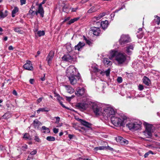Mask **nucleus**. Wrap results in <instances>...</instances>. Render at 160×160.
I'll return each instance as SVG.
<instances>
[{"label":"nucleus","mask_w":160,"mask_h":160,"mask_svg":"<svg viewBox=\"0 0 160 160\" xmlns=\"http://www.w3.org/2000/svg\"><path fill=\"white\" fill-rule=\"evenodd\" d=\"M143 82L147 85L148 86L150 83V80L146 77H144L143 78Z\"/></svg>","instance_id":"obj_24"},{"label":"nucleus","mask_w":160,"mask_h":160,"mask_svg":"<svg viewBox=\"0 0 160 160\" xmlns=\"http://www.w3.org/2000/svg\"><path fill=\"white\" fill-rule=\"evenodd\" d=\"M81 125L85 126L87 128H90L92 124L85 120L81 119Z\"/></svg>","instance_id":"obj_16"},{"label":"nucleus","mask_w":160,"mask_h":160,"mask_svg":"<svg viewBox=\"0 0 160 160\" xmlns=\"http://www.w3.org/2000/svg\"><path fill=\"white\" fill-rule=\"evenodd\" d=\"M11 117V115L9 112H8L2 116V118L4 119H7Z\"/></svg>","instance_id":"obj_29"},{"label":"nucleus","mask_w":160,"mask_h":160,"mask_svg":"<svg viewBox=\"0 0 160 160\" xmlns=\"http://www.w3.org/2000/svg\"><path fill=\"white\" fill-rule=\"evenodd\" d=\"M91 30L94 35L98 36L100 33V30L99 28L92 27L91 28Z\"/></svg>","instance_id":"obj_15"},{"label":"nucleus","mask_w":160,"mask_h":160,"mask_svg":"<svg viewBox=\"0 0 160 160\" xmlns=\"http://www.w3.org/2000/svg\"><path fill=\"white\" fill-rule=\"evenodd\" d=\"M34 140L38 142H40V140L39 138L37 136H35V137Z\"/></svg>","instance_id":"obj_50"},{"label":"nucleus","mask_w":160,"mask_h":160,"mask_svg":"<svg viewBox=\"0 0 160 160\" xmlns=\"http://www.w3.org/2000/svg\"><path fill=\"white\" fill-rule=\"evenodd\" d=\"M37 152V151L36 149L34 150L33 151H32L30 153V154L32 155H33L36 154Z\"/></svg>","instance_id":"obj_46"},{"label":"nucleus","mask_w":160,"mask_h":160,"mask_svg":"<svg viewBox=\"0 0 160 160\" xmlns=\"http://www.w3.org/2000/svg\"><path fill=\"white\" fill-rule=\"evenodd\" d=\"M154 21L158 25H159L160 22V17L157 16H155Z\"/></svg>","instance_id":"obj_32"},{"label":"nucleus","mask_w":160,"mask_h":160,"mask_svg":"<svg viewBox=\"0 0 160 160\" xmlns=\"http://www.w3.org/2000/svg\"><path fill=\"white\" fill-rule=\"evenodd\" d=\"M37 34L39 37H41L44 35L45 32L43 31H39L37 32Z\"/></svg>","instance_id":"obj_36"},{"label":"nucleus","mask_w":160,"mask_h":160,"mask_svg":"<svg viewBox=\"0 0 160 160\" xmlns=\"http://www.w3.org/2000/svg\"><path fill=\"white\" fill-rule=\"evenodd\" d=\"M73 136V135L70 134L68 135V137L69 138V139H71L72 138Z\"/></svg>","instance_id":"obj_64"},{"label":"nucleus","mask_w":160,"mask_h":160,"mask_svg":"<svg viewBox=\"0 0 160 160\" xmlns=\"http://www.w3.org/2000/svg\"><path fill=\"white\" fill-rule=\"evenodd\" d=\"M92 104L87 100L85 89L83 88L81 89V111L87 109L90 106H92Z\"/></svg>","instance_id":"obj_1"},{"label":"nucleus","mask_w":160,"mask_h":160,"mask_svg":"<svg viewBox=\"0 0 160 160\" xmlns=\"http://www.w3.org/2000/svg\"><path fill=\"white\" fill-rule=\"evenodd\" d=\"M105 15V12H102L101 14H100L99 15L100 17V18H101L102 17L104 16Z\"/></svg>","instance_id":"obj_55"},{"label":"nucleus","mask_w":160,"mask_h":160,"mask_svg":"<svg viewBox=\"0 0 160 160\" xmlns=\"http://www.w3.org/2000/svg\"><path fill=\"white\" fill-rule=\"evenodd\" d=\"M66 98H67V100L68 101H70L71 99L72 98H73V96H72L71 97H66Z\"/></svg>","instance_id":"obj_57"},{"label":"nucleus","mask_w":160,"mask_h":160,"mask_svg":"<svg viewBox=\"0 0 160 160\" xmlns=\"http://www.w3.org/2000/svg\"><path fill=\"white\" fill-rule=\"evenodd\" d=\"M8 49L10 50H13V48L12 46H10L8 47Z\"/></svg>","instance_id":"obj_62"},{"label":"nucleus","mask_w":160,"mask_h":160,"mask_svg":"<svg viewBox=\"0 0 160 160\" xmlns=\"http://www.w3.org/2000/svg\"><path fill=\"white\" fill-rule=\"evenodd\" d=\"M53 132L54 133L56 134L58 132V129L54 128L53 129Z\"/></svg>","instance_id":"obj_51"},{"label":"nucleus","mask_w":160,"mask_h":160,"mask_svg":"<svg viewBox=\"0 0 160 160\" xmlns=\"http://www.w3.org/2000/svg\"><path fill=\"white\" fill-rule=\"evenodd\" d=\"M76 96L79 97L80 96V89H77L75 93Z\"/></svg>","instance_id":"obj_42"},{"label":"nucleus","mask_w":160,"mask_h":160,"mask_svg":"<svg viewBox=\"0 0 160 160\" xmlns=\"http://www.w3.org/2000/svg\"><path fill=\"white\" fill-rule=\"evenodd\" d=\"M110 71V69H108L105 72H103V71H101L100 72V73L101 74H102V75H104V74H105L107 77H108L109 76Z\"/></svg>","instance_id":"obj_28"},{"label":"nucleus","mask_w":160,"mask_h":160,"mask_svg":"<svg viewBox=\"0 0 160 160\" xmlns=\"http://www.w3.org/2000/svg\"><path fill=\"white\" fill-rule=\"evenodd\" d=\"M24 69L28 70H32L33 67L31 62L30 61H27V62L23 66Z\"/></svg>","instance_id":"obj_12"},{"label":"nucleus","mask_w":160,"mask_h":160,"mask_svg":"<svg viewBox=\"0 0 160 160\" xmlns=\"http://www.w3.org/2000/svg\"><path fill=\"white\" fill-rule=\"evenodd\" d=\"M46 1V0H43L42 2H41L40 4H39V5H41V6H42V5L44 4L45 3Z\"/></svg>","instance_id":"obj_58"},{"label":"nucleus","mask_w":160,"mask_h":160,"mask_svg":"<svg viewBox=\"0 0 160 160\" xmlns=\"http://www.w3.org/2000/svg\"><path fill=\"white\" fill-rule=\"evenodd\" d=\"M92 68H93L94 71L95 72H98L100 71V70L97 68V65H94L92 66Z\"/></svg>","instance_id":"obj_37"},{"label":"nucleus","mask_w":160,"mask_h":160,"mask_svg":"<svg viewBox=\"0 0 160 160\" xmlns=\"http://www.w3.org/2000/svg\"><path fill=\"white\" fill-rule=\"evenodd\" d=\"M55 118L56 119V121L55 123L56 124H58L60 121V118L59 117H55Z\"/></svg>","instance_id":"obj_44"},{"label":"nucleus","mask_w":160,"mask_h":160,"mask_svg":"<svg viewBox=\"0 0 160 160\" xmlns=\"http://www.w3.org/2000/svg\"><path fill=\"white\" fill-rule=\"evenodd\" d=\"M75 50H78L79 51L80 50V42H79L78 44L75 46Z\"/></svg>","instance_id":"obj_40"},{"label":"nucleus","mask_w":160,"mask_h":160,"mask_svg":"<svg viewBox=\"0 0 160 160\" xmlns=\"http://www.w3.org/2000/svg\"><path fill=\"white\" fill-rule=\"evenodd\" d=\"M28 148V146L26 145H25L22 147V149H26Z\"/></svg>","instance_id":"obj_59"},{"label":"nucleus","mask_w":160,"mask_h":160,"mask_svg":"<svg viewBox=\"0 0 160 160\" xmlns=\"http://www.w3.org/2000/svg\"><path fill=\"white\" fill-rule=\"evenodd\" d=\"M141 123L139 122H130L126 124V126L128 127L130 130H136L138 129L141 127Z\"/></svg>","instance_id":"obj_7"},{"label":"nucleus","mask_w":160,"mask_h":160,"mask_svg":"<svg viewBox=\"0 0 160 160\" xmlns=\"http://www.w3.org/2000/svg\"><path fill=\"white\" fill-rule=\"evenodd\" d=\"M78 19L79 18H77L71 19L67 22V24L70 25L74 22L75 21H77Z\"/></svg>","instance_id":"obj_31"},{"label":"nucleus","mask_w":160,"mask_h":160,"mask_svg":"<svg viewBox=\"0 0 160 160\" xmlns=\"http://www.w3.org/2000/svg\"><path fill=\"white\" fill-rule=\"evenodd\" d=\"M59 102L60 104V105L62 106V107H63L64 108H67L68 109H69V108H68L65 107L64 105L62 103V102H61L60 101H59Z\"/></svg>","instance_id":"obj_49"},{"label":"nucleus","mask_w":160,"mask_h":160,"mask_svg":"<svg viewBox=\"0 0 160 160\" xmlns=\"http://www.w3.org/2000/svg\"><path fill=\"white\" fill-rule=\"evenodd\" d=\"M29 14L31 15L32 16H33L35 14L37 15H38L36 11L35 12L31 9H30L29 11Z\"/></svg>","instance_id":"obj_35"},{"label":"nucleus","mask_w":160,"mask_h":160,"mask_svg":"<svg viewBox=\"0 0 160 160\" xmlns=\"http://www.w3.org/2000/svg\"><path fill=\"white\" fill-rule=\"evenodd\" d=\"M68 77L70 83L72 84L73 85L76 83L77 80L76 78H75V76H72Z\"/></svg>","instance_id":"obj_19"},{"label":"nucleus","mask_w":160,"mask_h":160,"mask_svg":"<svg viewBox=\"0 0 160 160\" xmlns=\"http://www.w3.org/2000/svg\"><path fill=\"white\" fill-rule=\"evenodd\" d=\"M126 53L129 55H131L132 53V51L133 49L134 46L132 44H130L127 46L126 48Z\"/></svg>","instance_id":"obj_13"},{"label":"nucleus","mask_w":160,"mask_h":160,"mask_svg":"<svg viewBox=\"0 0 160 160\" xmlns=\"http://www.w3.org/2000/svg\"><path fill=\"white\" fill-rule=\"evenodd\" d=\"M18 8L17 7H14L12 12V17H14L15 16L16 13L17 12H18Z\"/></svg>","instance_id":"obj_25"},{"label":"nucleus","mask_w":160,"mask_h":160,"mask_svg":"<svg viewBox=\"0 0 160 160\" xmlns=\"http://www.w3.org/2000/svg\"><path fill=\"white\" fill-rule=\"evenodd\" d=\"M42 131H43L42 132L44 133H48L50 132V130L49 128L46 127L45 126H43L42 128Z\"/></svg>","instance_id":"obj_27"},{"label":"nucleus","mask_w":160,"mask_h":160,"mask_svg":"<svg viewBox=\"0 0 160 160\" xmlns=\"http://www.w3.org/2000/svg\"><path fill=\"white\" fill-rule=\"evenodd\" d=\"M146 129L144 132V135L148 138H149L152 136V126L146 122L143 123Z\"/></svg>","instance_id":"obj_6"},{"label":"nucleus","mask_w":160,"mask_h":160,"mask_svg":"<svg viewBox=\"0 0 160 160\" xmlns=\"http://www.w3.org/2000/svg\"><path fill=\"white\" fill-rule=\"evenodd\" d=\"M115 57V60L118 63L122 64L124 62L126 59V55L125 54L118 52L117 51L112 50L110 53L109 58L112 59Z\"/></svg>","instance_id":"obj_2"},{"label":"nucleus","mask_w":160,"mask_h":160,"mask_svg":"<svg viewBox=\"0 0 160 160\" xmlns=\"http://www.w3.org/2000/svg\"><path fill=\"white\" fill-rule=\"evenodd\" d=\"M130 42V39L128 35H122L119 40V43L122 45H124Z\"/></svg>","instance_id":"obj_9"},{"label":"nucleus","mask_w":160,"mask_h":160,"mask_svg":"<svg viewBox=\"0 0 160 160\" xmlns=\"http://www.w3.org/2000/svg\"><path fill=\"white\" fill-rule=\"evenodd\" d=\"M23 138L28 139H30V136L28 133H25L23 135Z\"/></svg>","instance_id":"obj_43"},{"label":"nucleus","mask_w":160,"mask_h":160,"mask_svg":"<svg viewBox=\"0 0 160 160\" xmlns=\"http://www.w3.org/2000/svg\"><path fill=\"white\" fill-rule=\"evenodd\" d=\"M62 58L63 61L66 62H71L73 60V57L69 54L64 55Z\"/></svg>","instance_id":"obj_10"},{"label":"nucleus","mask_w":160,"mask_h":160,"mask_svg":"<svg viewBox=\"0 0 160 160\" xmlns=\"http://www.w3.org/2000/svg\"><path fill=\"white\" fill-rule=\"evenodd\" d=\"M54 53L53 51H51L48 55L46 60L48 62V64L50 65L52 59L54 56Z\"/></svg>","instance_id":"obj_11"},{"label":"nucleus","mask_w":160,"mask_h":160,"mask_svg":"<svg viewBox=\"0 0 160 160\" xmlns=\"http://www.w3.org/2000/svg\"><path fill=\"white\" fill-rule=\"evenodd\" d=\"M92 106L93 111L96 115L103 116V111L101 107L94 103H93Z\"/></svg>","instance_id":"obj_8"},{"label":"nucleus","mask_w":160,"mask_h":160,"mask_svg":"<svg viewBox=\"0 0 160 160\" xmlns=\"http://www.w3.org/2000/svg\"><path fill=\"white\" fill-rule=\"evenodd\" d=\"M117 81L119 83H121L122 81V78L121 77H118L117 79Z\"/></svg>","instance_id":"obj_45"},{"label":"nucleus","mask_w":160,"mask_h":160,"mask_svg":"<svg viewBox=\"0 0 160 160\" xmlns=\"http://www.w3.org/2000/svg\"><path fill=\"white\" fill-rule=\"evenodd\" d=\"M41 122L37 119H36L33 121V126L35 128H38Z\"/></svg>","instance_id":"obj_21"},{"label":"nucleus","mask_w":160,"mask_h":160,"mask_svg":"<svg viewBox=\"0 0 160 160\" xmlns=\"http://www.w3.org/2000/svg\"><path fill=\"white\" fill-rule=\"evenodd\" d=\"M65 87L66 90L68 93H72L74 92V89L70 86L66 85Z\"/></svg>","instance_id":"obj_23"},{"label":"nucleus","mask_w":160,"mask_h":160,"mask_svg":"<svg viewBox=\"0 0 160 160\" xmlns=\"http://www.w3.org/2000/svg\"><path fill=\"white\" fill-rule=\"evenodd\" d=\"M106 148V147L104 146H101L98 147H95L94 148V150L95 151H97L98 150H102L105 149Z\"/></svg>","instance_id":"obj_30"},{"label":"nucleus","mask_w":160,"mask_h":160,"mask_svg":"<svg viewBox=\"0 0 160 160\" xmlns=\"http://www.w3.org/2000/svg\"><path fill=\"white\" fill-rule=\"evenodd\" d=\"M34 81V79H31L29 80L30 83L31 84H33Z\"/></svg>","instance_id":"obj_61"},{"label":"nucleus","mask_w":160,"mask_h":160,"mask_svg":"<svg viewBox=\"0 0 160 160\" xmlns=\"http://www.w3.org/2000/svg\"><path fill=\"white\" fill-rule=\"evenodd\" d=\"M112 123L116 126H124L127 121L126 117L116 114L111 118Z\"/></svg>","instance_id":"obj_3"},{"label":"nucleus","mask_w":160,"mask_h":160,"mask_svg":"<svg viewBox=\"0 0 160 160\" xmlns=\"http://www.w3.org/2000/svg\"><path fill=\"white\" fill-rule=\"evenodd\" d=\"M138 88L140 90H142L143 89V87L142 85H140L138 86Z\"/></svg>","instance_id":"obj_52"},{"label":"nucleus","mask_w":160,"mask_h":160,"mask_svg":"<svg viewBox=\"0 0 160 160\" xmlns=\"http://www.w3.org/2000/svg\"><path fill=\"white\" fill-rule=\"evenodd\" d=\"M100 18H100L99 15H98L97 16H96V17H94L93 19V21H95V20H98L100 19Z\"/></svg>","instance_id":"obj_47"},{"label":"nucleus","mask_w":160,"mask_h":160,"mask_svg":"<svg viewBox=\"0 0 160 160\" xmlns=\"http://www.w3.org/2000/svg\"><path fill=\"white\" fill-rule=\"evenodd\" d=\"M46 139L49 141H53L55 140V139L54 137L48 136L47 137Z\"/></svg>","instance_id":"obj_34"},{"label":"nucleus","mask_w":160,"mask_h":160,"mask_svg":"<svg viewBox=\"0 0 160 160\" xmlns=\"http://www.w3.org/2000/svg\"><path fill=\"white\" fill-rule=\"evenodd\" d=\"M13 29L15 32L18 33L19 34H22V31L21 27H15L13 28Z\"/></svg>","instance_id":"obj_20"},{"label":"nucleus","mask_w":160,"mask_h":160,"mask_svg":"<svg viewBox=\"0 0 160 160\" xmlns=\"http://www.w3.org/2000/svg\"><path fill=\"white\" fill-rule=\"evenodd\" d=\"M101 26L103 29H105L107 28L108 26V21L106 20L105 21L101 22Z\"/></svg>","instance_id":"obj_18"},{"label":"nucleus","mask_w":160,"mask_h":160,"mask_svg":"<svg viewBox=\"0 0 160 160\" xmlns=\"http://www.w3.org/2000/svg\"><path fill=\"white\" fill-rule=\"evenodd\" d=\"M116 140L117 142L120 143L121 142L122 140H123V138L121 137H118L116 138Z\"/></svg>","instance_id":"obj_41"},{"label":"nucleus","mask_w":160,"mask_h":160,"mask_svg":"<svg viewBox=\"0 0 160 160\" xmlns=\"http://www.w3.org/2000/svg\"><path fill=\"white\" fill-rule=\"evenodd\" d=\"M26 0H20V3L21 5L25 4L26 3Z\"/></svg>","instance_id":"obj_53"},{"label":"nucleus","mask_w":160,"mask_h":160,"mask_svg":"<svg viewBox=\"0 0 160 160\" xmlns=\"http://www.w3.org/2000/svg\"><path fill=\"white\" fill-rule=\"evenodd\" d=\"M36 12L37 15L38 14V13H39L42 17H43L44 11L42 6H41V5H38V10Z\"/></svg>","instance_id":"obj_14"},{"label":"nucleus","mask_w":160,"mask_h":160,"mask_svg":"<svg viewBox=\"0 0 160 160\" xmlns=\"http://www.w3.org/2000/svg\"><path fill=\"white\" fill-rule=\"evenodd\" d=\"M105 149H108L111 151L113 150V149L112 148H111L109 146L106 147V148H105Z\"/></svg>","instance_id":"obj_60"},{"label":"nucleus","mask_w":160,"mask_h":160,"mask_svg":"<svg viewBox=\"0 0 160 160\" xmlns=\"http://www.w3.org/2000/svg\"><path fill=\"white\" fill-rule=\"evenodd\" d=\"M42 98H40L38 99V100H37V103H38L41 102L42 101Z\"/></svg>","instance_id":"obj_54"},{"label":"nucleus","mask_w":160,"mask_h":160,"mask_svg":"<svg viewBox=\"0 0 160 160\" xmlns=\"http://www.w3.org/2000/svg\"><path fill=\"white\" fill-rule=\"evenodd\" d=\"M120 143L122 145L127 144L128 143V141L123 138V140H122Z\"/></svg>","instance_id":"obj_39"},{"label":"nucleus","mask_w":160,"mask_h":160,"mask_svg":"<svg viewBox=\"0 0 160 160\" xmlns=\"http://www.w3.org/2000/svg\"><path fill=\"white\" fill-rule=\"evenodd\" d=\"M115 112L113 108L111 107H106L103 111V116L105 118H108L113 117L115 115Z\"/></svg>","instance_id":"obj_4"},{"label":"nucleus","mask_w":160,"mask_h":160,"mask_svg":"<svg viewBox=\"0 0 160 160\" xmlns=\"http://www.w3.org/2000/svg\"><path fill=\"white\" fill-rule=\"evenodd\" d=\"M70 9V8L69 5L67 4H65L63 7V11L66 13L69 12Z\"/></svg>","instance_id":"obj_22"},{"label":"nucleus","mask_w":160,"mask_h":160,"mask_svg":"<svg viewBox=\"0 0 160 160\" xmlns=\"http://www.w3.org/2000/svg\"><path fill=\"white\" fill-rule=\"evenodd\" d=\"M98 8L96 7V9H95L94 7H92L88 11V12L89 13H92L97 11Z\"/></svg>","instance_id":"obj_33"},{"label":"nucleus","mask_w":160,"mask_h":160,"mask_svg":"<svg viewBox=\"0 0 160 160\" xmlns=\"http://www.w3.org/2000/svg\"><path fill=\"white\" fill-rule=\"evenodd\" d=\"M12 93L13 95L15 96H17V93L15 90H13Z\"/></svg>","instance_id":"obj_63"},{"label":"nucleus","mask_w":160,"mask_h":160,"mask_svg":"<svg viewBox=\"0 0 160 160\" xmlns=\"http://www.w3.org/2000/svg\"><path fill=\"white\" fill-rule=\"evenodd\" d=\"M70 18L69 17H67L65 19L64 21H63V22H64L67 21H69L70 20Z\"/></svg>","instance_id":"obj_56"},{"label":"nucleus","mask_w":160,"mask_h":160,"mask_svg":"<svg viewBox=\"0 0 160 160\" xmlns=\"http://www.w3.org/2000/svg\"><path fill=\"white\" fill-rule=\"evenodd\" d=\"M77 70V69L74 66H70L66 71L67 76L70 77L72 76H77L79 74V73Z\"/></svg>","instance_id":"obj_5"},{"label":"nucleus","mask_w":160,"mask_h":160,"mask_svg":"<svg viewBox=\"0 0 160 160\" xmlns=\"http://www.w3.org/2000/svg\"><path fill=\"white\" fill-rule=\"evenodd\" d=\"M49 110L47 108H39L37 111V113H39L40 112H48Z\"/></svg>","instance_id":"obj_26"},{"label":"nucleus","mask_w":160,"mask_h":160,"mask_svg":"<svg viewBox=\"0 0 160 160\" xmlns=\"http://www.w3.org/2000/svg\"><path fill=\"white\" fill-rule=\"evenodd\" d=\"M7 15V14H4L2 12H0V16L1 18H4L6 17Z\"/></svg>","instance_id":"obj_48"},{"label":"nucleus","mask_w":160,"mask_h":160,"mask_svg":"<svg viewBox=\"0 0 160 160\" xmlns=\"http://www.w3.org/2000/svg\"><path fill=\"white\" fill-rule=\"evenodd\" d=\"M83 39L85 41L87 44L89 45H91L92 44V42H91V41L87 39L84 36H83Z\"/></svg>","instance_id":"obj_38"},{"label":"nucleus","mask_w":160,"mask_h":160,"mask_svg":"<svg viewBox=\"0 0 160 160\" xmlns=\"http://www.w3.org/2000/svg\"><path fill=\"white\" fill-rule=\"evenodd\" d=\"M103 62L105 66H110L112 64V62L107 58H104L103 59Z\"/></svg>","instance_id":"obj_17"}]
</instances>
